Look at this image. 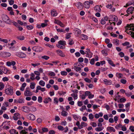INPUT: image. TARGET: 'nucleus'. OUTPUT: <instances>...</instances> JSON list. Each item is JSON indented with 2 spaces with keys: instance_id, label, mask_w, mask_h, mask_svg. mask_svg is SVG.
<instances>
[{
  "instance_id": "nucleus-64",
  "label": "nucleus",
  "mask_w": 134,
  "mask_h": 134,
  "mask_svg": "<svg viewBox=\"0 0 134 134\" xmlns=\"http://www.w3.org/2000/svg\"><path fill=\"white\" fill-rule=\"evenodd\" d=\"M50 134H54L55 133V132L53 130H51L49 132Z\"/></svg>"
},
{
  "instance_id": "nucleus-31",
  "label": "nucleus",
  "mask_w": 134,
  "mask_h": 134,
  "mask_svg": "<svg viewBox=\"0 0 134 134\" xmlns=\"http://www.w3.org/2000/svg\"><path fill=\"white\" fill-rule=\"evenodd\" d=\"M104 129L103 127H98L96 128L95 129V130L97 132L101 131L102 130Z\"/></svg>"
},
{
  "instance_id": "nucleus-28",
  "label": "nucleus",
  "mask_w": 134,
  "mask_h": 134,
  "mask_svg": "<svg viewBox=\"0 0 134 134\" xmlns=\"http://www.w3.org/2000/svg\"><path fill=\"white\" fill-rule=\"evenodd\" d=\"M52 99L50 97H48L47 98H46L45 99L44 101V102L45 103H47L49 102H51Z\"/></svg>"
},
{
  "instance_id": "nucleus-27",
  "label": "nucleus",
  "mask_w": 134,
  "mask_h": 134,
  "mask_svg": "<svg viewBox=\"0 0 134 134\" xmlns=\"http://www.w3.org/2000/svg\"><path fill=\"white\" fill-rule=\"evenodd\" d=\"M36 83H35L33 82L30 83V87L31 89H33L35 88Z\"/></svg>"
},
{
  "instance_id": "nucleus-12",
  "label": "nucleus",
  "mask_w": 134,
  "mask_h": 134,
  "mask_svg": "<svg viewBox=\"0 0 134 134\" xmlns=\"http://www.w3.org/2000/svg\"><path fill=\"white\" fill-rule=\"evenodd\" d=\"M76 5L77 8L80 10L82 9L83 8V5L81 2H78L76 3Z\"/></svg>"
},
{
  "instance_id": "nucleus-47",
  "label": "nucleus",
  "mask_w": 134,
  "mask_h": 134,
  "mask_svg": "<svg viewBox=\"0 0 134 134\" xmlns=\"http://www.w3.org/2000/svg\"><path fill=\"white\" fill-rule=\"evenodd\" d=\"M42 58L43 59H44L46 60H47L49 58V57L48 56L46 55H44L42 56Z\"/></svg>"
},
{
  "instance_id": "nucleus-48",
  "label": "nucleus",
  "mask_w": 134,
  "mask_h": 134,
  "mask_svg": "<svg viewBox=\"0 0 134 134\" xmlns=\"http://www.w3.org/2000/svg\"><path fill=\"white\" fill-rule=\"evenodd\" d=\"M129 44L130 43L129 42L126 41L122 44V45L124 46H127L129 45Z\"/></svg>"
},
{
  "instance_id": "nucleus-29",
  "label": "nucleus",
  "mask_w": 134,
  "mask_h": 134,
  "mask_svg": "<svg viewBox=\"0 0 134 134\" xmlns=\"http://www.w3.org/2000/svg\"><path fill=\"white\" fill-rule=\"evenodd\" d=\"M39 85L42 87H44L45 85V83L43 80H40L39 82Z\"/></svg>"
},
{
  "instance_id": "nucleus-36",
  "label": "nucleus",
  "mask_w": 134,
  "mask_h": 134,
  "mask_svg": "<svg viewBox=\"0 0 134 134\" xmlns=\"http://www.w3.org/2000/svg\"><path fill=\"white\" fill-rule=\"evenodd\" d=\"M71 96L74 98V99H76L77 98V94L76 93H72L71 94Z\"/></svg>"
},
{
  "instance_id": "nucleus-57",
  "label": "nucleus",
  "mask_w": 134,
  "mask_h": 134,
  "mask_svg": "<svg viewBox=\"0 0 134 134\" xmlns=\"http://www.w3.org/2000/svg\"><path fill=\"white\" fill-rule=\"evenodd\" d=\"M129 129L132 132H134V127L132 126H131L130 127Z\"/></svg>"
},
{
  "instance_id": "nucleus-16",
  "label": "nucleus",
  "mask_w": 134,
  "mask_h": 134,
  "mask_svg": "<svg viewBox=\"0 0 134 134\" xmlns=\"http://www.w3.org/2000/svg\"><path fill=\"white\" fill-rule=\"evenodd\" d=\"M107 130L108 131L110 132H114L115 131V129L112 127H108L107 128Z\"/></svg>"
},
{
  "instance_id": "nucleus-19",
  "label": "nucleus",
  "mask_w": 134,
  "mask_h": 134,
  "mask_svg": "<svg viewBox=\"0 0 134 134\" xmlns=\"http://www.w3.org/2000/svg\"><path fill=\"white\" fill-rule=\"evenodd\" d=\"M51 15L53 16H55L57 15L56 11L55 10H53L51 12Z\"/></svg>"
},
{
  "instance_id": "nucleus-30",
  "label": "nucleus",
  "mask_w": 134,
  "mask_h": 134,
  "mask_svg": "<svg viewBox=\"0 0 134 134\" xmlns=\"http://www.w3.org/2000/svg\"><path fill=\"white\" fill-rule=\"evenodd\" d=\"M17 22L18 24L21 25H24V26H26L27 25V23H26L25 22L24 23L23 22L20 20H18L17 21Z\"/></svg>"
},
{
  "instance_id": "nucleus-59",
  "label": "nucleus",
  "mask_w": 134,
  "mask_h": 134,
  "mask_svg": "<svg viewBox=\"0 0 134 134\" xmlns=\"http://www.w3.org/2000/svg\"><path fill=\"white\" fill-rule=\"evenodd\" d=\"M121 127L122 125L121 124H119L118 125H116L115 126V127L116 129H119V128Z\"/></svg>"
},
{
  "instance_id": "nucleus-32",
  "label": "nucleus",
  "mask_w": 134,
  "mask_h": 134,
  "mask_svg": "<svg viewBox=\"0 0 134 134\" xmlns=\"http://www.w3.org/2000/svg\"><path fill=\"white\" fill-rule=\"evenodd\" d=\"M39 90H40L41 91L43 92L46 91L45 88L44 87H41L40 86H37Z\"/></svg>"
},
{
  "instance_id": "nucleus-46",
  "label": "nucleus",
  "mask_w": 134,
  "mask_h": 134,
  "mask_svg": "<svg viewBox=\"0 0 134 134\" xmlns=\"http://www.w3.org/2000/svg\"><path fill=\"white\" fill-rule=\"evenodd\" d=\"M40 64L39 63H37L35 64L31 63V65L32 66H33L34 67H35L36 66H38L40 65Z\"/></svg>"
},
{
  "instance_id": "nucleus-8",
  "label": "nucleus",
  "mask_w": 134,
  "mask_h": 134,
  "mask_svg": "<svg viewBox=\"0 0 134 134\" xmlns=\"http://www.w3.org/2000/svg\"><path fill=\"white\" fill-rule=\"evenodd\" d=\"M21 109L22 111L25 113H29L30 111V108L26 106H23Z\"/></svg>"
},
{
  "instance_id": "nucleus-45",
  "label": "nucleus",
  "mask_w": 134,
  "mask_h": 134,
  "mask_svg": "<svg viewBox=\"0 0 134 134\" xmlns=\"http://www.w3.org/2000/svg\"><path fill=\"white\" fill-rule=\"evenodd\" d=\"M125 93L127 96L128 97H130L132 94V93L131 92H125Z\"/></svg>"
},
{
  "instance_id": "nucleus-53",
  "label": "nucleus",
  "mask_w": 134,
  "mask_h": 134,
  "mask_svg": "<svg viewBox=\"0 0 134 134\" xmlns=\"http://www.w3.org/2000/svg\"><path fill=\"white\" fill-rule=\"evenodd\" d=\"M102 54L104 55H107V51L105 50H103L102 51Z\"/></svg>"
},
{
  "instance_id": "nucleus-7",
  "label": "nucleus",
  "mask_w": 134,
  "mask_h": 134,
  "mask_svg": "<svg viewBox=\"0 0 134 134\" xmlns=\"http://www.w3.org/2000/svg\"><path fill=\"white\" fill-rule=\"evenodd\" d=\"M32 49L34 51L37 52L42 51L43 49L41 47L38 46H34L32 47Z\"/></svg>"
},
{
  "instance_id": "nucleus-21",
  "label": "nucleus",
  "mask_w": 134,
  "mask_h": 134,
  "mask_svg": "<svg viewBox=\"0 0 134 134\" xmlns=\"http://www.w3.org/2000/svg\"><path fill=\"white\" fill-rule=\"evenodd\" d=\"M26 55L23 53H19L18 56L21 58H25L26 57Z\"/></svg>"
},
{
  "instance_id": "nucleus-11",
  "label": "nucleus",
  "mask_w": 134,
  "mask_h": 134,
  "mask_svg": "<svg viewBox=\"0 0 134 134\" xmlns=\"http://www.w3.org/2000/svg\"><path fill=\"white\" fill-rule=\"evenodd\" d=\"M134 8L132 7H131L129 8H128L126 11L127 14L125 15H126L127 16H128V15L130 13L131 14L132 13V11L134 10Z\"/></svg>"
},
{
  "instance_id": "nucleus-40",
  "label": "nucleus",
  "mask_w": 134,
  "mask_h": 134,
  "mask_svg": "<svg viewBox=\"0 0 134 134\" xmlns=\"http://www.w3.org/2000/svg\"><path fill=\"white\" fill-rule=\"evenodd\" d=\"M4 85L2 83H0V90H2L4 88Z\"/></svg>"
},
{
  "instance_id": "nucleus-43",
  "label": "nucleus",
  "mask_w": 134,
  "mask_h": 134,
  "mask_svg": "<svg viewBox=\"0 0 134 134\" xmlns=\"http://www.w3.org/2000/svg\"><path fill=\"white\" fill-rule=\"evenodd\" d=\"M86 109V106L85 105H83L80 109V110L81 111H83V110H85Z\"/></svg>"
},
{
  "instance_id": "nucleus-54",
  "label": "nucleus",
  "mask_w": 134,
  "mask_h": 134,
  "mask_svg": "<svg viewBox=\"0 0 134 134\" xmlns=\"http://www.w3.org/2000/svg\"><path fill=\"white\" fill-rule=\"evenodd\" d=\"M94 115L92 114H90L89 115V118L90 119H92L94 118Z\"/></svg>"
},
{
  "instance_id": "nucleus-60",
  "label": "nucleus",
  "mask_w": 134,
  "mask_h": 134,
  "mask_svg": "<svg viewBox=\"0 0 134 134\" xmlns=\"http://www.w3.org/2000/svg\"><path fill=\"white\" fill-rule=\"evenodd\" d=\"M118 120V118L117 116H115L114 117V121L115 122V123H117V122Z\"/></svg>"
},
{
  "instance_id": "nucleus-35",
  "label": "nucleus",
  "mask_w": 134,
  "mask_h": 134,
  "mask_svg": "<svg viewBox=\"0 0 134 134\" xmlns=\"http://www.w3.org/2000/svg\"><path fill=\"white\" fill-rule=\"evenodd\" d=\"M24 100L23 98H20L18 100V102L19 103H24Z\"/></svg>"
},
{
  "instance_id": "nucleus-24",
  "label": "nucleus",
  "mask_w": 134,
  "mask_h": 134,
  "mask_svg": "<svg viewBox=\"0 0 134 134\" xmlns=\"http://www.w3.org/2000/svg\"><path fill=\"white\" fill-rule=\"evenodd\" d=\"M9 132L11 134H18V132L15 129H12L10 130Z\"/></svg>"
},
{
  "instance_id": "nucleus-39",
  "label": "nucleus",
  "mask_w": 134,
  "mask_h": 134,
  "mask_svg": "<svg viewBox=\"0 0 134 134\" xmlns=\"http://www.w3.org/2000/svg\"><path fill=\"white\" fill-rule=\"evenodd\" d=\"M116 75L119 79H120L122 77V75L121 73H117Z\"/></svg>"
},
{
  "instance_id": "nucleus-33",
  "label": "nucleus",
  "mask_w": 134,
  "mask_h": 134,
  "mask_svg": "<svg viewBox=\"0 0 134 134\" xmlns=\"http://www.w3.org/2000/svg\"><path fill=\"white\" fill-rule=\"evenodd\" d=\"M81 38H82V39L83 40L87 39V36L86 35L84 34H82L81 35Z\"/></svg>"
},
{
  "instance_id": "nucleus-22",
  "label": "nucleus",
  "mask_w": 134,
  "mask_h": 134,
  "mask_svg": "<svg viewBox=\"0 0 134 134\" xmlns=\"http://www.w3.org/2000/svg\"><path fill=\"white\" fill-rule=\"evenodd\" d=\"M94 10L96 12H99L101 11L100 8L98 5H97L94 7Z\"/></svg>"
},
{
  "instance_id": "nucleus-17",
  "label": "nucleus",
  "mask_w": 134,
  "mask_h": 134,
  "mask_svg": "<svg viewBox=\"0 0 134 134\" xmlns=\"http://www.w3.org/2000/svg\"><path fill=\"white\" fill-rule=\"evenodd\" d=\"M105 84L106 85H110L112 83L111 80H108L107 79H105L104 80Z\"/></svg>"
},
{
  "instance_id": "nucleus-15",
  "label": "nucleus",
  "mask_w": 134,
  "mask_h": 134,
  "mask_svg": "<svg viewBox=\"0 0 134 134\" xmlns=\"http://www.w3.org/2000/svg\"><path fill=\"white\" fill-rule=\"evenodd\" d=\"M108 20V18L107 16L101 19L100 21L101 23L103 25L104 24L106 23L105 21H107Z\"/></svg>"
},
{
  "instance_id": "nucleus-6",
  "label": "nucleus",
  "mask_w": 134,
  "mask_h": 134,
  "mask_svg": "<svg viewBox=\"0 0 134 134\" xmlns=\"http://www.w3.org/2000/svg\"><path fill=\"white\" fill-rule=\"evenodd\" d=\"M27 118L32 121H34L35 119V116L31 114H29L26 115Z\"/></svg>"
},
{
  "instance_id": "nucleus-61",
  "label": "nucleus",
  "mask_w": 134,
  "mask_h": 134,
  "mask_svg": "<svg viewBox=\"0 0 134 134\" xmlns=\"http://www.w3.org/2000/svg\"><path fill=\"white\" fill-rule=\"evenodd\" d=\"M78 105L79 106L81 107L83 105V103L82 101H78L77 102Z\"/></svg>"
},
{
  "instance_id": "nucleus-38",
  "label": "nucleus",
  "mask_w": 134,
  "mask_h": 134,
  "mask_svg": "<svg viewBox=\"0 0 134 134\" xmlns=\"http://www.w3.org/2000/svg\"><path fill=\"white\" fill-rule=\"evenodd\" d=\"M37 110L36 108L34 107H31L30 111L31 112H34L36 111Z\"/></svg>"
},
{
  "instance_id": "nucleus-42",
  "label": "nucleus",
  "mask_w": 134,
  "mask_h": 134,
  "mask_svg": "<svg viewBox=\"0 0 134 134\" xmlns=\"http://www.w3.org/2000/svg\"><path fill=\"white\" fill-rule=\"evenodd\" d=\"M61 114L62 115L64 116H65L68 114V113L67 112L63 111L62 112Z\"/></svg>"
},
{
  "instance_id": "nucleus-56",
  "label": "nucleus",
  "mask_w": 134,
  "mask_h": 134,
  "mask_svg": "<svg viewBox=\"0 0 134 134\" xmlns=\"http://www.w3.org/2000/svg\"><path fill=\"white\" fill-rule=\"evenodd\" d=\"M48 74L51 76H54L55 74V73L53 72H50Z\"/></svg>"
},
{
  "instance_id": "nucleus-23",
  "label": "nucleus",
  "mask_w": 134,
  "mask_h": 134,
  "mask_svg": "<svg viewBox=\"0 0 134 134\" xmlns=\"http://www.w3.org/2000/svg\"><path fill=\"white\" fill-rule=\"evenodd\" d=\"M3 57H10L11 55V54L8 52H4L3 54Z\"/></svg>"
},
{
  "instance_id": "nucleus-62",
  "label": "nucleus",
  "mask_w": 134,
  "mask_h": 134,
  "mask_svg": "<svg viewBox=\"0 0 134 134\" xmlns=\"http://www.w3.org/2000/svg\"><path fill=\"white\" fill-rule=\"evenodd\" d=\"M120 102H124L126 101V99L124 98H121L119 100Z\"/></svg>"
},
{
  "instance_id": "nucleus-63",
  "label": "nucleus",
  "mask_w": 134,
  "mask_h": 134,
  "mask_svg": "<svg viewBox=\"0 0 134 134\" xmlns=\"http://www.w3.org/2000/svg\"><path fill=\"white\" fill-rule=\"evenodd\" d=\"M3 117L7 119H9V117L8 115L6 114H4L3 116Z\"/></svg>"
},
{
  "instance_id": "nucleus-14",
  "label": "nucleus",
  "mask_w": 134,
  "mask_h": 134,
  "mask_svg": "<svg viewBox=\"0 0 134 134\" xmlns=\"http://www.w3.org/2000/svg\"><path fill=\"white\" fill-rule=\"evenodd\" d=\"M111 17V18H110L111 20H109V23H110V25H111L112 23L110 22V21H114L115 22H117V21L118 20L117 17L115 15L112 16Z\"/></svg>"
},
{
  "instance_id": "nucleus-10",
  "label": "nucleus",
  "mask_w": 134,
  "mask_h": 134,
  "mask_svg": "<svg viewBox=\"0 0 134 134\" xmlns=\"http://www.w3.org/2000/svg\"><path fill=\"white\" fill-rule=\"evenodd\" d=\"M20 114L19 113H16L14 114L13 118L15 120H17L20 117Z\"/></svg>"
},
{
  "instance_id": "nucleus-13",
  "label": "nucleus",
  "mask_w": 134,
  "mask_h": 134,
  "mask_svg": "<svg viewBox=\"0 0 134 134\" xmlns=\"http://www.w3.org/2000/svg\"><path fill=\"white\" fill-rule=\"evenodd\" d=\"M56 52L58 55L62 57H64L65 56L64 53L61 50L59 49L57 50L56 51Z\"/></svg>"
},
{
  "instance_id": "nucleus-9",
  "label": "nucleus",
  "mask_w": 134,
  "mask_h": 134,
  "mask_svg": "<svg viewBox=\"0 0 134 134\" xmlns=\"http://www.w3.org/2000/svg\"><path fill=\"white\" fill-rule=\"evenodd\" d=\"M85 53L86 54V56L87 57L91 58L92 57L93 54L91 52L90 49H87Z\"/></svg>"
},
{
  "instance_id": "nucleus-49",
  "label": "nucleus",
  "mask_w": 134,
  "mask_h": 134,
  "mask_svg": "<svg viewBox=\"0 0 134 134\" xmlns=\"http://www.w3.org/2000/svg\"><path fill=\"white\" fill-rule=\"evenodd\" d=\"M20 134H27V132L25 131V130H22L20 132Z\"/></svg>"
},
{
  "instance_id": "nucleus-4",
  "label": "nucleus",
  "mask_w": 134,
  "mask_h": 134,
  "mask_svg": "<svg viewBox=\"0 0 134 134\" xmlns=\"http://www.w3.org/2000/svg\"><path fill=\"white\" fill-rule=\"evenodd\" d=\"M24 95L25 96H30L32 95V93L29 87L26 88L24 92Z\"/></svg>"
},
{
  "instance_id": "nucleus-41",
  "label": "nucleus",
  "mask_w": 134,
  "mask_h": 134,
  "mask_svg": "<svg viewBox=\"0 0 134 134\" xmlns=\"http://www.w3.org/2000/svg\"><path fill=\"white\" fill-rule=\"evenodd\" d=\"M26 28L29 30H31L33 29L34 27L32 25H29L26 26Z\"/></svg>"
},
{
  "instance_id": "nucleus-50",
  "label": "nucleus",
  "mask_w": 134,
  "mask_h": 134,
  "mask_svg": "<svg viewBox=\"0 0 134 134\" xmlns=\"http://www.w3.org/2000/svg\"><path fill=\"white\" fill-rule=\"evenodd\" d=\"M84 80L86 82L90 83L91 82V80L89 79L86 78L84 79Z\"/></svg>"
},
{
  "instance_id": "nucleus-1",
  "label": "nucleus",
  "mask_w": 134,
  "mask_h": 134,
  "mask_svg": "<svg viewBox=\"0 0 134 134\" xmlns=\"http://www.w3.org/2000/svg\"><path fill=\"white\" fill-rule=\"evenodd\" d=\"M5 93L8 95H12L14 93L13 87L10 85H8V88L5 90Z\"/></svg>"
},
{
  "instance_id": "nucleus-5",
  "label": "nucleus",
  "mask_w": 134,
  "mask_h": 134,
  "mask_svg": "<svg viewBox=\"0 0 134 134\" xmlns=\"http://www.w3.org/2000/svg\"><path fill=\"white\" fill-rule=\"evenodd\" d=\"M2 20L6 23L11 24V22L9 20V17L6 15H3L2 16Z\"/></svg>"
},
{
  "instance_id": "nucleus-18",
  "label": "nucleus",
  "mask_w": 134,
  "mask_h": 134,
  "mask_svg": "<svg viewBox=\"0 0 134 134\" xmlns=\"http://www.w3.org/2000/svg\"><path fill=\"white\" fill-rule=\"evenodd\" d=\"M81 125L79 127V129H82L83 127H85L87 126V124L83 121H82L81 123Z\"/></svg>"
},
{
  "instance_id": "nucleus-44",
  "label": "nucleus",
  "mask_w": 134,
  "mask_h": 134,
  "mask_svg": "<svg viewBox=\"0 0 134 134\" xmlns=\"http://www.w3.org/2000/svg\"><path fill=\"white\" fill-rule=\"evenodd\" d=\"M71 33H68L66 34V38L67 39H68L71 37L70 35L71 34Z\"/></svg>"
},
{
  "instance_id": "nucleus-51",
  "label": "nucleus",
  "mask_w": 134,
  "mask_h": 134,
  "mask_svg": "<svg viewBox=\"0 0 134 134\" xmlns=\"http://www.w3.org/2000/svg\"><path fill=\"white\" fill-rule=\"evenodd\" d=\"M60 73L61 75H66L67 74V72L65 71H61Z\"/></svg>"
},
{
  "instance_id": "nucleus-52",
  "label": "nucleus",
  "mask_w": 134,
  "mask_h": 134,
  "mask_svg": "<svg viewBox=\"0 0 134 134\" xmlns=\"http://www.w3.org/2000/svg\"><path fill=\"white\" fill-rule=\"evenodd\" d=\"M54 103L58 104V98L55 97L54 99Z\"/></svg>"
},
{
  "instance_id": "nucleus-26",
  "label": "nucleus",
  "mask_w": 134,
  "mask_h": 134,
  "mask_svg": "<svg viewBox=\"0 0 134 134\" xmlns=\"http://www.w3.org/2000/svg\"><path fill=\"white\" fill-rule=\"evenodd\" d=\"M127 27H130V29L134 31V24L127 25Z\"/></svg>"
},
{
  "instance_id": "nucleus-37",
  "label": "nucleus",
  "mask_w": 134,
  "mask_h": 134,
  "mask_svg": "<svg viewBox=\"0 0 134 134\" xmlns=\"http://www.w3.org/2000/svg\"><path fill=\"white\" fill-rule=\"evenodd\" d=\"M17 38L18 39L20 40H24L25 39V37L23 36H18Z\"/></svg>"
},
{
  "instance_id": "nucleus-55",
  "label": "nucleus",
  "mask_w": 134,
  "mask_h": 134,
  "mask_svg": "<svg viewBox=\"0 0 134 134\" xmlns=\"http://www.w3.org/2000/svg\"><path fill=\"white\" fill-rule=\"evenodd\" d=\"M42 130L43 132H48V129L46 127L43 128L42 129Z\"/></svg>"
},
{
  "instance_id": "nucleus-3",
  "label": "nucleus",
  "mask_w": 134,
  "mask_h": 134,
  "mask_svg": "<svg viewBox=\"0 0 134 134\" xmlns=\"http://www.w3.org/2000/svg\"><path fill=\"white\" fill-rule=\"evenodd\" d=\"M74 70L77 72L81 70V68L83 67L82 65L81 64L77 62L74 63Z\"/></svg>"
},
{
  "instance_id": "nucleus-2",
  "label": "nucleus",
  "mask_w": 134,
  "mask_h": 134,
  "mask_svg": "<svg viewBox=\"0 0 134 134\" xmlns=\"http://www.w3.org/2000/svg\"><path fill=\"white\" fill-rule=\"evenodd\" d=\"M58 43L56 44V46L58 48L61 49L65 48V46L66 44L65 41L60 40L58 42Z\"/></svg>"
},
{
  "instance_id": "nucleus-25",
  "label": "nucleus",
  "mask_w": 134,
  "mask_h": 134,
  "mask_svg": "<svg viewBox=\"0 0 134 134\" xmlns=\"http://www.w3.org/2000/svg\"><path fill=\"white\" fill-rule=\"evenodd\" d=\"M84 6L85 7L87 8H88L90 7L89 3H88V1H86L85 2Z\"/></svg>"
},
{
  "instance_id": "nucleus-20",
  "label": "nucleus",
  "mask_w": 134,
  "mask_h": 134,
  "mask_svg": "<svg viewBox=\"0 0 134 134\" xmlns=\"http://www.w3.org/2000/svg\"><path fill=\"white\" fill-rule=\"evenodd\" d=\"M130 103H128L125 105V107L126 108V111L128 112L129 110V107L130 106Z\"/></svg>"
},
{
  "instance_id": "nucleus-58",
  "label": "nucleus",
  "mask_w": 134,
  "mask_h": 134,
  "mask_svg": "<svg viewBox=\"0 0 134 134\" xmlns=\"http://www.w3.org/2000/svg\"><path fill=\"white\" fill-rule=\"evenodd\" d=\"M90 124L93 127H96L97 126L96 123L95 122H92Z\"/></svg>"
},
{
  "instance_id": "nucleus-34",
  "label": "nucleus",
  "mask_w": 134,
  "mask_h": 134,
  "mask_svg": "<svg viewBox=\"0 0 134 134\" xmlns=\"http://www.w3.org/2000/svg\"><path fill=\"white\" fill-rule=\"evenodd\" d=\"M107 61L110 64L113 66H115V65L113 64L112 60L110 59H108Z\"/></svg>"
}]
</instances>
